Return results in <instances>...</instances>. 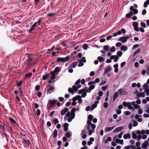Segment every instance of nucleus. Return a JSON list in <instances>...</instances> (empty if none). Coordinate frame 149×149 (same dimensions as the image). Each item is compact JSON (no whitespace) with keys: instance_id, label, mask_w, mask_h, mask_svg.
<instances>
[{"instance_id":"f257e3e1","label":"nucleus","mask_w":149,"mask_h":149,"mask_svg":"<svg viewBox=\"0 0 149 149\" xmlns=\"http://www.w3.org/2000/svg\"><path fill=\"white\" fill-rule=\"evenodd\" d=\"M75 108L72 109L71 112H69L66 113L64 117V120H67L69 122H71L75 117Z\"/></svg>"},{"instance_id":"f03ea898","label":"nucleus","mask_w":149,"mask_h":149,"mask_svg":"<svg viewBox=\"0 0 149 149\" xmlns=\"http://www.w3.org/2000/svg\"><path fill=\"white\" fill-rule=\"evenodd\" d=\"M70 58V56H67L64 58L59 57L57 59L56 61L58 63L60 62L65 63L68 61Z\"/></svg>"},{"instance_id":"7ed1b4c3","label":"nucleus","mask_w":149,"mask_h":149,"mask_svg":"<svg viewBox=\"0 0 149 149\" xmlns=\"http://www.w3.org/2000/svg\"><path fill=\"white\" fill-rule=\"evenodd\" d=\"M56 103V100H49L48 105L50 108L54 107L55 106Z\"/></svg>"},{"instance_id":"20e7f679","label":"nucleus","mask_w":149,"mask_h":149,"mask_svg":"<svg viewBox=\"0 0 149 149\" xmlns=\"http://www.w3.org/2000/svg\"><path fill=\"white\" fill-rule=\"evenodd\" d=\"M46 89H47V93H51L54 91V88L52 86V85L48 84L47 85Z\"/></svg>"},{"instance_id":"39448f33","label":"nucleus","mask_w":149,"mask_h":149,"mask_svg":"<svg viewBox=\"0 0 149 149\" xmlns=\"http://www.w3.org/2000/svg\"><path fill=\"white\" fill-rule=\"evenodd\" d=\"M32 58L30 56H28V59L27 60L26 65L27 67H30L32 65Z\"/></svg>"},{"instance_id":"423d86ee","label":"nucleus","mask_w":149,"mask_h":149,"mask_svg":"<svg viewBox=\"0 0 149 149\" xmlns=\"http://www.w3.org/2000/svg\"><path fill=\"white\" fill-rule=\"evenodd\" d=\"M128 39L129 37L128 36H123L119 38L118 41H121L123 43H124L126 42Z\"/></svg>"},{"instance_id":"0eeeda50","label":"nucleus","mask_w":149,"mask_h":149,"mask_svg":"<svg viewBox=\"0 0 149 149\" xmlns=\"http://www.w3.org/2000/svg\"><path fill=\"white\" fill-rule=\"evenodd\" d=\"M137 132L138 133L137 140L139 141L141 138V134H144L145 133V131L144 130H142L141 131L138 130L137 131Z\"/></svg>"},{"instance_id":"6e6552de","label":"nucleus","mask_w":149,"mask_h":149,"mask_svg":"<svg viewBox=\"0 0 149 149\" xmlns=\"http://www.w3.org/2000/svg\"><path fill=\"white\" fill-rule=\"evenodd\" d=\"M118 92L120 95H127V93L126 91L123 89H120L118 90Z\"/></svg>"},{"instance_id":"1a4fd4ad","label":"nucleus","mask_w":149,"mask_h":149,"mask_svg":"<svg viewBox=\"0 0 149 149\" xmlns=\"http://www.w3.org/2000/svg\"><path fill=\"white\" fill-rule=\"evenodd\" d=\"M90 86L88 88L86 89V91L87 93H89L91 92L92 90L93 89L95 86L94 85H89Z\"/></svg>"},{"instance_id":"9d476101","label":"nucleus","mask_w":149,"mask_h":149,"mask_svg":"<svg viewBox=\"0 0 149 149\" xmlns=\"http://www.w3.org/2000/svg\"><path fill=\"white\" fill-rule=\"evenodd\" d=\"M138 23L136 22H134L133 23V26L134 27V29L137 31H139V29L138 27Z\"/></svg>"},{"instance_id":"9b49d317","label":"nucleus","mask_w":149,"mask_h":149,"mask_svg":"<svg viewBox=\"0 0 149 149\" xmlns=\"http://www.w3.org/2000/svg\"><path fill=\"white\" fill-rule=\"evenodd\" d=\"M117 135H116L114 137V139L115 140L116 142L117 143H119L120 144H123V140L117 139Z\"/></svg>"},{"instance_id":"f8f14e48","label":"nucleus","mask_w":149,"mask_h":149,"mask_svg":"<svg viewBox=\"0 0 149 149\" xmlns=\"http://www.w3.org/2000/svg\"><path fill=\"white\" fill-rule=\"evenodd\" d=\"M132 138L134 139H137V138L138 137V133L137 132V131H136V132L134 131L132 132Z\"/></svg>"},{"instance_id":"ddd939ff","label":"nucleus","mask_w":149,"mask_h":149,"mask_svg":"<svg viewBox=\"0 0 149 149\" xmlns=\"http://www.w3.org/2000/svg\"><path fill=\"white\" fill-rule=\"evenodd\" d=\"M68 109L67 108H65L63 109L61 111V114L62 116L64 115L66 112H68Z\"/></svg>"},{"instance_id":"4468645a","label":"nucleus","mask_w":149,"mask_h":149,"mask_svg":"<svg viewBox=\"0 0 149 149\" xmlns=\"http://www.w3.org/2000/svg\"><path fill=\"white\" fill-rule=\"evenodd\" d=\"M37 25V22H35L32 25V26L30 27V29L29 30V33H31L32 31L34 30V27Z\"/></svg>"},{"instance_id":"2eb2a0df","label":"nucleus","mask_w":149,"mask_h":149,"mask_svg":"<svg viewBox=\"0 0 149 149\" xmlns=\"http://www.w3.org/2000/svg\"><path fill=\"white\" fill-rule=\"evenodd\" d=\"M111 70V68L110 66L107 67L104 69V74L108 73Z\"/></svg>"},{"instance_id":"dca6fc26","label":"nucleus","mask_w":149,"mask_h":149,"mask_svg":"<svg viewBox=\"0 0 149 149\" xmlns=\"http://www.w3.org/2000/svg\"><path fill=\"white\" fill-rule=\"evenodd\" d=\"M149 143L147 141H145L142 145V147L143 148H147V146H148Z\"/></svg>"},{"instance_id":"f3484780","label":"nucleus","mask_w":149,"mask_h":149,"mask_svg":"<svg viewBox=\"0 0 149 149\" xmlns=\"http://www.w3.org/2000/svg\"><path fill=\"white\" fill-rule=\"evenodd\" d=\"M115 126H113L111 127H106L104 131L105 132H108L112 130L115 127Z\"/></svg>"},{"instance_id":"a211bd4d","label":"nucleus","mask_w":149,"mask_h":149,"mask_svg":"<svg viewBox=\"0 0 149 149\" xmlns=\"http://www.w3.org/2000/svg\"><path fill=\"white\" fill-rule=\"evenodd\" d=\"M123 128L122 127H119L113 130V132H118L122 130Z\"/></svg>"},{"instance_id":"6ab92c4d","label":"nucleus","mask_w":149,"mask_h":149,"mask_svg":"<svg viewBox=\"0 0 149 149\" xmlns=\"http://www.w3.org/2000/svg\"><path fill=\"white\" fill-rule=\"evenodd\" d=\"M137 96L138 97H143L145 96V93L144 92H139L137 94Z\"/></svg>"},{"instance_id":"aec40b11","label":"nucleus","mask_w":149,"mask_h":149,"mask_svg":"<svg viewBox=\"0 0 149 149\" xmlns=\"http://www.w3.org/2000/svg\"><path fill=\"white\" fill-rule=\"evenodd\" d=\"M56 15V13H49L47 15V17H55Z\"/></svg>"},{"instance_id":"412c9836","label":"nucleus","mask_w":149,"mask_h":149,"mask_svg":"<svg viewBox=\"0 0 149 149\" xmlns=\"http://www.w3.org/2000/svg\"><path fill=\"white\" fill-rule=\"evenodd\" d=\"M130 9L131 11H134V13L135 14H137L138 12L137 10L134 9V7L133 6H131L130 7Z\"/></svg>"},{"instance_id":"4be33fe9","label":"nucleus","mask_w":149,"mask_h":149,"mask_svg":"<svg viewBox=\"0 0 149 149\" xmlns=\"http://www.w3.org/2000/svg\"><path fill=\"white\" fill-rule=\"evenodd\" d=\"M77 62H74L70 65L69 67L70 68H74L77 66Z\"/></svg>"},{"instance_id":"5701e85b","label":"nucleus","mask_w":149,"mask_h":149,"mask_svg":"<svg viewBox=\"0 0 149 149\" xmlns=\"http://www.w3.org/2000/svg\"><path fill=\"white\" fill-rule=\"evenodd\" d=\"M58 135L57 131L56 129L54 130L53 133H52V135L54 138H56Z\"/></svg>"},{"instance_id":"b1692460","label":"nucleus","mask_w":149,"mask_h":149,"mask_svg":"<svg viewBox=\"0 0 149 149\" xmlns=\"http://www.w3.org/2000/svg\"><path fill=\"white\" fill-rule=\"evenodd\" d=\"M123 138L125 139H130L131 137V135L130 134H125L123 135Z\"/></svg>"},{"instance_id":"393cba45","label":"nucleus","mask_w":149,"mask_h":149,"mask_svg":"<svg viewBox=\"0 0 149 149\" xmlns=\"http://www.w3.org/2000/svg\"><path fill=\"white\" fill-rule=\"evenodd\" d=\"M99 103V101H95L94 102V103L92 104L91 105V107L93 109L95 108L97 106V104L98 103Z\"/></svg>"},{"instance_id":"a878e982","label":"nucleus","mask_w":149,"mask_h":149,"mask_svg":"<svg viewBox=\"0 0 149 149\" xmlns=\"http://www.w3.org/2000/svg\"><path fill=\"white\" fill-rule=\"evenodd\" d=\"M69 124L67 123H65L63 125L64 127V130L65 131H67L68 130V127Z\"/></svg>"},{"instance_id":"bb28decb","label":"nucleus","mask_w":149,"mask_h":149,"mask_svg":"<svg viewBox=\"0 0 149 149\" xmlns=\"http://www.w3.org/2000/svg\"><path fill=\"white\" fill-rule=\"evenodd\" d=\"M132 104L134 106V108L135 109H138L139 108V106L137 104H135V102L134 101H133L131 102Z\"/></svg>"},{"instance_id":"cd10ccee","label":"nucleus","mask_w":149,"mask_h":149,"mask_svg":"<svg viewBox=\"0 0 149 149\" xmlns=\"http://www.w3.org/2000/svg\"><path fill=\"white\" fill-rule=\"evenodd\" d=\"M51 79L54 80L56 77L55 73L53 71H52L51 72Z\"/></svg>"},{"instance_id":"c85d7f7f","label":"nucleus","mask_w":149,"mask_h":149,"mask_svg":"<svg viewBox=\"0 0 149 149\" xmlns=\"http://www.w3.org/2000/svg\"><path fill=\"white\" fill-rule=\"evenodd\" d=\"M88 88L87 87H85V88H83L81 90H80L78 91V93L79 94H81V93H82L84 92H86V89Z\"/></svg>"},{"instance_id":"c756f323","label":"nucleus","mask_w":149,"mask_h":149,"mask_svg":"<svg viewBox=\"0 0 149 149\" xmlns=\"http://www.w3.org/2000/svg\"><path fill=\"white\" fill-rule=\"evenodd\" d=\"M120 49L122 51H125L127 49V47L126 46L123 45L121 47Z\"/></svg>"},{"instance_id":"7c9ffc66","label":"nucleus","mask_w":149,"mask_h":149,"mask_svg":"<svg viewBox=\"0 0 149 149\" xmlns=\"http://www.w3.org/2000/svg\"><path fill=\"white\" fill-rule=\"evenodd\" d=\"M118 94L117 92H115L113 95V101H114L118 97Z\"/></svg>"},{"instance_id":"2f4dec72","label":"nucleus","mask_w":149,"mask_h":149,"mask_svg":"<svg viewBox=\"0 0 149 149\" xmlns=\"http://www.w3.org/2000/svg\"><path fill=\"white\" fill-rule=\"evenodd\" d=\"M110 48V47L107 45L104 46L103 47V49L106 52L109 51V50Z\"/></svg>"},{"instance_id":"473e14b6","label":"nucleus","mask_w":149,"mask_h":149,"mask_svg":"<svg viewBox=\"0 0 149 149\" xmlns=\"http://www.w3.org/2000/svg\"><path fill=\"white\" fill-rule=\"evenodd\" d=\"M97 59L101 63L103 62L104 60V58L100 56H98L97 58Z\"/></svg>"},{"instance_id":"72a5a7b5","label":"nucleus","mask_w":149,"mask_h":149,"mask_svg":"<svg viewBox=\"0 0 149 149\" xmlns=\"http://www.w3.org/2000/svg\"><path fill=\"white\" fill-rule=\"evenodd\" d=\"M77 97L78 102L79 104L81 103L82 102V100L81 99V97L80 96H76Z\"/></svg>"},{"instance_id":"f704fd0d","label":"nucleus","mask_w":149,"mask_h":149,"mask_svg":"<svg viewBox=\"0 0 149 149\" xmlns=\"http://www.w3.org/2000/svg\"><path fill=\"white\" fill-rule=\"evenodd\" d=\"M49 75V74H46L45 75H43L42 77V79L45 80H46Z\"/></svg>"},{"instance_id":"c9c22d12","label":"nucleus","mask_w":149,"mask_h":149,"mask_svg":"<svg viewBox=\"0 0 149 149\" xmlns=\"http://www.w3.org/2000/svg\"><path fill=\"white\" fill-rule=\"evenodd\" d=\"M71 132H70L69 131L67 132L65 134V136L67 138H69L71 136Z\"/></svg>"},{"instance_id":"e433bc0d","label":"nucleus","mask_w":149,"mask_h":149,"mask_svg":"<svg viewBox=\"0 0 149 149\" xmlns=\"http://www.w3.org/2000/svg\"><path fill=\"white\" fill-rule=\"evenodd\" d=\"M1 134L2 135H3V134L5 136V137L6 139V140L8 142V137H9V136L8 134H6V133H4V132L2 133H1Z\"/></svg>"},{"instance_id":"4c0bfd02","label":"nucleus","mask_w":149,"mask_h":149,"mask_svg":"<svg viewBox=\"0 0 149 149\" xmlns=\"http://www.w3.org/2000/svg\"><path fill=\"white\" fill-rule=\"evenodd\" d=\"M60 68L58 67H56L54 70V72L55 73H58L60 71Z\"/></svg>"},{"instance_id":"58836bf2","label":"nucleus","mask_w":149,"mask_h":149,"mask_svg":"<svg viewBox=\"0 0 149 149\" xmlns=\"http://www.w3.org/2000/svg\"><path fill=\"white\" fill-rule=\"evenodd\" d=\"M9 120L11 123L14 124H16V122L15 121L13 118H9Z\"/></svg>"},{"instance_id":"ea45409f","label":"nucleus","mask_w":149,"mask_h":149,"mask_svg":"<svg viewBox=\"0 0 149 149\" xmlns=\"http://www.w3.org/2000/svg\"><path fill=\"white\" fill-rule=\"evenodd\" d=\"M97 83L96 82H95V81H90L89 82H88V85H94V84H95Z\"/></svg>"},{"instance_id":"a19ab883","label":"nucleus","mask_w":149,"mask_h":149,"mask_svg":"<svg viewBox=\"0 0 149 149\" xmlns=\"http://www.w3.org/2000/svg\"><path fill=\"white\" fill-rule=\"evenodd\" d=\"M32 75V73L31 72H30L27 74H26L25 75V77L28 78L31 77Z\"/></svg>"},{"instance_id":"79ce46f5","label":"nucleus","mask_w":149,"mask_h":149,"mask_svg":"<svg viewBox=\"0 0 149 149\" xmlns=\"http://www.w3.org/2000/svg\"><path fill=\"white\" fill-rule=\"evenodd\" d=\"M88 120L92 121L93 120V116L91 115H89L88 117Z\"/></svg>"},{"instance_id":"37998d69","label":"nucleus","mask_w":149,"mask_h":149,"mask_svg":"<svg viewBox=\"0 0 149 149\" xmlns=\"http://www.w3.org/2000/svg\"><path fill=\"white\" fill-rule=\"evenodd\" d=\"M72 88L74 92L77 91L78 90V88L75 85H74L72 86Z\"/></svg>"},{"instance_id":"c03bdc74","label":"nucleus","mask_w":149,"mask_h":149,"mask_svg":"<svg viewBox=\"0 0 149 149\" xmlns=\"http://www.w3.org/2000/svg\"><path fill=\"white\" fill-rule=\"evenodd\" d=\"M111 140V138L110 137H109L107 138V139L105 140V142L107 143H108V141H110Z\"/></svg>"},{"instance_id":"a18cd8bd","label":"nucleus","mask_w":149,"mask_h":149,"mask_svg":"<svg viewBox=\"0 0 149 149\" xmlns=\"http://www.w3.org/2000/svg\"><path fill=\"white\" fill-rule=\"evenodd\" d=\"M132 105L131 104V102H129V104H128V105L127 106V107L128 109H133V107L132 106Z\"/></svg>"},{"instance_id":"49530a36","label":"nucleus","mask_w":149,"mask_h":149,"mask_svg":"<svg viewBox=\"0 0 149 149\" xmlns=\"http://www.w3.org/2000/svg\"><path fill=\"white\" fill-rule=\"evenodd\" d=\"M144 92L146 93V95L149 96V90L147 88L145 89Z\"/></svg>"},{"instance_id":"de8ad7c7","label":"nucleus","mask_w":149,"mask_h":149,"mask_svg":"<svg viewBox=\"0 0 149 149\" xmlns=\"http://www.w3.org/2000/svg\"><path fill=\"white\" fill-rule=\"evenodd\" d=\"M108 86L107 85L102 86V89L103 91H105L107 88Z\"/></svg>"},{"instance_id":"09e8293b","label":"nucleus","mask_w":149,"mask_h":149,"mask_svg":"<svg viewBox=\"0 0 149 149\" xmlns=\"http://www.w3.org/2000/svg\"><path fill=\"white\" fill-rule=\"evenodd\" d=\"M68 92L71 93L73 94L74 92L73 91L72 88H69L68 89Z\"/></svg>"},{"instance_id":"8fccbe9b","label":"nucleus","mask_w":149,"mask_h":149,"mask_svg":"<svg viewBox=\"0 0 149 149\" xmlns=\"http://www.w3.org/2000/svg\"><path fill=\"white\" fill-rule=\"evenodd\" d=\"M118 57L117 55H114L113 61L116 62L118 60Z\"/></svg>"},{"instance_id":"3c124183","label":"nucleus","mask_w":149,"mask_h":149,"mask_svg":"<svg viewBox=\"0 0 149 149\" xmlns=\"http://www.w3.org/2000/svg\"><path fill=\"white\" fill-rule=\"evenodd\" d=\"M129 102H124L123 103V104L124 106L127 107L128 104H129Z\"/></svg>"},{"instance_id":"603ef678","label":"nucleus","mask_w":149,"mask_h":149,"mask_svg":"<svg viewBox=\"0 0 149 149\" xmlns=\"http://www.w3.org/2000/svg\"><path fill=\"white\" fill-rule=\"evenodd\" d=\"M88 46L86 44H84L83 46V48L84 50H86L87 49Z\"/></svg>"},{"instance_id":"864d4df0","label":"nucleus","mask_w":149,"mask_h":149,"mask_svg":"<svg viewBox=\"0 0 149 149\" xmlns=\"http://www.w3.org/2000/svg\"><path fill=\"white\" fill-rule=\"evenodd\" d=\"M122 44L120 42H118L116 43V47H120V46H121Z\"/></svg>"},{"instance_id":"5fc2aeb1","label":"nucleus","mask_w":149,"mask_h":149,"mask_svg":"<svg viewBox=\"0 0 149 149\" xmlns=\"http://www.w3.org/2000/svg\"><path fill=\"white\" fill-rule=\"evenodd\" d=\"M117 54L118 56L120 57L122 56V53L121 51L118 52H117Z\"/></svg>"},{"instance_id":"6e6d98bb","label":"nucleus","mask_w":149,"mask_h":149,"mask_svg":"<svg viewBox=\"0 0 149 149\" xmlns=\"http://www.w3.org/2000/svg\"><path fill=\"white\" fill-rule=\"evenodd\" d=\"M0 128L3 130V132L5 131V127L3 125L0 124Z\"/></svg>"},{"instance_id":"4d7b16f0","label":"nucleus","mask_w":149,"mask_h":149,"mask_svg":"<svg viewBox=\"0 0 149 149\" xmlns=\"http://www.w3.org/2000/svg\"><path fill=\"white\" fill-rule=\"evenodd\" d=\"M53 122L54 123L56 124H57L59 122L58 120L56 118L54 119L53 120Z\"/></svg>"},{"instance_id":"13d9d810","label":"nucleus","mask_w":149,"mask_h":149,"mask_svg":"<svg viewBox=\"0 0 149 149\" xmlns=\"http://www.w3.org/2000/svg\"><path fill=\"white\" fill-rule=\"evenodd\" d=\"M110 51L111 52H114L115 51V48L114 46H112L110 49Z\"/></svg>"},{"instance_id":"bf43d9fd","label":"nucleus","mask_w":149,"mask_h":149,"mask_svg":"<svg viewBox=\"0 0 149 149\" xmlns=\"http://www.w3.org/2000/svg\"><path fill=\"white\" fill-rule=\"evenodd\" d=\"M22 84V81H19L17 83V87H19L21 86Z\"/></svg>"},{"instance_id":"052dcab7","label":"nucleus","mask_w":149,"mask_h":149,"mask_svg":"<svg viewBox=\"0 0 149 149\" xmlns=\"http://www.w3.org/2000/svg\"><path fill=\"white\" fill-rule=\"evenodd\" d=\"M123 132H120V134H119L118 136H117V137H118L119 138H121L122 136V135L123 134Z\"/></svg>"},{"instance_id":"680f3d73","label":"nucleus","mask_w":149,"mask_h":149,"mask_svg":"<svg viewBox=\"0 0 149 149\" xmlns=\"http://www.w3.org/2000/svg\"><path fill=\"white\" fill-rule=\"evenodd\" d=\"M107 82L105 81H102L100 82V85L101 86L105 84Z\"/></svg>"},{"instance_id":"e2e57ef3","label":"nucleus","mask_w":149,"mask_h":149,"mask_svg":"<svg viewBox=\"0 0 149 149\" xmlns=\"http://www.w3.org/2000/svg\"><path fill=\"white\" fill-rule=\"evenodd\" d=\"M143 88L145 89L148 88V86L147 84H145L143 85Z\"/></svg>"},{"instance_id":"0e129e2a","label":"nucleus","mask_w":149,"mask_h":149,"mask_svg":"<svg viewBox=\"0 0 149 149\" xmlns=\"http://www.w3.org/2000/svg\"><path fill=\"white\" fill-rule=\"evenodd\" d=\"M35 88L36 91H38L40 89V86L39 85H36L35 86Z\"/></svg>"},{"instance_id":"69168bd1","label":"nucleus","mask_w":149,"mask_h":149,"mask_svg":"<svg viewBox=\"0 0 149 149\" xmlns=\"http://www.w3.org/2000/svg\"><path fill=\"white\" fill-rule=\"evenodd\" d=\"M138 124V123L136 121H134L133 123V126L134 127H135Z\"/></svg>"},{"instance_id":"338daca9","label":"nucleus","mask_w":149,"mask_h":149,"mask_svg":"<svg viewBox=\"0 0 149 149\" xmlns=\"http://www.w3.org/2000/svg\"><path fill=\"white\" fill-rule=\"evenodd\" d=\"M103 106L105 108H107L108 106L107 103V102H104L103 104Z\"/></svg>"},{"instance_id":"774afa93","label":"nucleus","mask_w":149,"mask_h":149,"mask_svg":"<svg viewBox=\"0 0 149 149\" xmlns=\"http://www.w3.org/2000/svg\"><path fill=\"white\" fill-rule=\"evenodd\" d=\"M146 73L147 74L149 75V65L146 68Z\"/></svg>"}]
</instances>
